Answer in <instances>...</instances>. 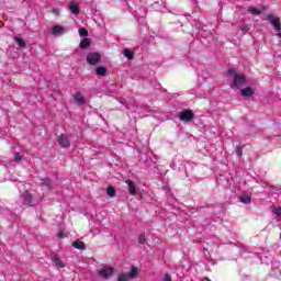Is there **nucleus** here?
I'll list each match as a JSON object with an SVG mask.
<instances>
[{"label":"nucleus","instance_id":"1","mask_svg":"<svg viewBox=\"0 0 281 281\" xmlns=\"http://www.w3.org/2000/svg\"><path fill=\"white\" fill-rule=\"evenodd\" d=\"M227 75L233 77L232 87L234 89H243V86L247 82L245 75L236 74L235 69H228Z\"/></svg>","mask_w":281,"mask_h":281},{"label":"nucleus","instance_id":"2","mask_svg":"<svg viewBox=\"0 0 281 281\" xmlns=\"http://www.w3.org/2000/svg\"><path fill=\"white\" fill-rule=\"evenodd\" d=\"M113 273H115V268L105 266L99 270L100 278H103V280H109V278H112Z\"/></svg>","mask_w":281,"mask_h":281},{"label":"nucleus","instance_id":"3","mask_svg":"<svg viewBox=\"0 0 281 281\" xmlns=\"http://www.w3.org/2000/svg\"><path fill=\"white\" fill-rule=\"evenodd\" d=\"M100 60H102V55H100V53H89L87 55L88 65H92L94 67L100 64Z\"/></svg>","mask_w":281,"mask_h":281},{"label":"nucleus","instance_id":"4","mask_svg":"<svg viewBox=\"0 0 281 281\" xmlns=\"http://www.w3.org/2000/svg\"><path fill=\"white\" fill-rule=\"evenodd\" d=\"M179 120H181V122H192V120H194V112H192V110H182L179 113Z\"/></svg>","mask_w":281,"mask_h":281},{"label":"nucleus","instance_id":"5","mask_svg":"<svg viewBox=\"0 0 281 281\" xmlns=\"http://www.w3.org/2000/svg\"><path fill=\"white\" fill-rule=\"evenodd\" d=\"M57 143L59 144V146L61 148H70L71 147V143L69 142V137L65 134H60L57 137Z\"/></svg>","mask_w":281,"mask_h":281},{"label":"nucleus","instance_id":"6","mask_svg":"<svg viewBox=\"0 0 281 281\" xmlns=\"http://www.w3.org/2000/svg\"><path fill=\"white\" fill-rule=\"evenodd\" d=\"M22 199L24 201V205H31V207L36 205V203H34V198L32 196V193H30V191H24L22 193Z\"/></svg>","mask_w":281,"mask_h":281},{"label":"nucleus","instance_id":"7","mask_svg":"<svg viewBox=\"0 0 281 281\" xmlns=\"http://www.w3.org/2000/svg\"><path fill=\"white\" fill-rule=\"evenodd\" d=\"M72 98L75 100V104H78V106H82V104H87V98H85V95H82L81 92H75L72 94Z\"/></svg>","mask_w":281,"mask_h":281},{"label":"nucleus","instance_id":"8","mask_svg":"<svg viewBox=\"0 0 281 281\" xmlns=\"http://www.w3.org/2000/svg\"><path fill=\"white\" fill-rule=\"evenodd\" d=\"M67 32V29L60 24H56L52 29L53 36H63Z\"/></svg>","mask_w":281,"mask_h":281},{"label":"nucleus","instance_id":"9","mask_svg":"<svg viewBox=\"0 0 281 281\" xmlns=\"http://www.w3.org/2000/svg\"><path fill=\"white\" fill-rule=\"evenodd\" d=\"M268 21L271 23V25L277 30L278 32H281V23L280 20L276 19L273 14L268 15Z\"/></svg>","mask_w":281,"mask_h":281},{"label":"nucleus","instance_id":"10","mask_svg":"<svg viewBox=\"0 0 281 281\" xmlns=\"http://www.w3.org/2000/svg\"><path fill=\"white\" fill-rule=\"evenodd\" d=\"M36 183H37V186H41L42 188H53V186H54V182L49 178H41V179H38V181Z\"/></svg>","mask_w":281,"mask_h":281},{"label":"nucleus","instance_id":"11","mask_svg":"<svg viewBox=\"0 0 281 281\" xmlns=\"http://www.w3.org/2000/svg\"><path fill=\"white\" fill-rule=\"evenodd\" d=\"M125 183L128 187V193L132 196H136L137 195V184H135V182H133V180H126Z\"/></svg>","mask_w":281,"mask_h":281},{"label":"nucleus","instance_id":"12","mask_svg":"<svg viewBox=\"0 0 281 281\" xmlns=\"http://www.w3.org/2000/svg\"><path fill=\"white\" fill-rule=\"evenodd\" d=\"M255 91L254 88L251 87H246L240 89V95H243L244 98H251V95H254Z\"/></svg>","mask_w":281,"mask_h":281},{"label":"nucleus","instance_id":"13","mask_svg":"<svg viewBox=\"0 0 281 281\" xmlns=\"http://www.w3.org/2000/svg\"><path fill=\"white\" fill-rule=\"evenodd\" d=\"M72 247H75V249H79L80 251H85V249H87L85 241H80V240L74 241Z\"/></svg>","mask_w":281,"mask_h":281},{"label":"nucleus","instance_id":"14","mask_svg":"<svg viewBox=\"0 0 281 281\" xmlns=\"http://www.w3.org/2000/svg\"><path fill=\"white\" fill-rule=\"evenodd\" d=\"M123 56H125L127 60H133V58H135V54L133 50H131V48L123 49Z\"/></svg>","mask_w":281,"mask_h":281},{"label":"nucleus","instance_id":"15","mask_svg":"<svg viewBox=\"0 0 281 281\" xmlns=\"http://www.w3.org/2000/svg\"><path fill=\"white\" fill-rule=\"evenodd\" d=\"M69 10L72 14H80V7L75 2H70Z\"/></svg>","mask_w":281,"mask_h":281},{"label":"nucleus","instance_id":"16","mask_svg":"<svg viewBox=\"0 0 281 281\" xmlns=\"http://www.w3.org/2000/svg\"><path fill=\"white\" fill-rule=\"evenodd\" d=\"M14 41H15L16 45H19V47H21V49H25L27 47V44L25 43L24 38L14 37Z\"/></svg>","mask_w":281,"mask_h":281},{"label":"nucleus","instance_id":"17","mask_svg":"<svg viewBox=\"0 0 281 281\" xmlns=\"http://www.w3.org/2000/svg\"><path fill=\"white\" fill-rule=\"evenodd\" d=\"M52 260L54 261L56 267H59L60 269L65 267V263H63V260L58 258V255L52 256Z\"/></svg>","mask_w":281,"mask_h":281},{"label":"nucleus","instance_id":"18","mask_svg":"<svg viewBox=\"0 0 281 281\" xmlns=\"http://www.w3.org/2000/svg\"><path fill=\"white\" fill-rule=\"evenodd\" d=\"M80 47H81V49H87V48L91 47V40H89V38H83V40L80 42Z\"/></svg>","mask_w":281,"mask_h":281},{"label":"nucleus","instance_id":"19","mask_svg":"<svg viewBox=\"0 0 281 281\" xmlns=\"http://www.w3.org/2000/svg\"><path fill=\"white\" fill-rule=\"evenodd\" d=\"M137 276H139V270H137L136 267H133L130 273L127 274L130 280H133V278H137Z\"/></svg>","mask_w":281,"mask_h":281},{"label":"nucleus","instance_id":"20","mask_svg":"<svg viewBox=\"0 0 281 281\" xmlns=\"http://www.w3.org/2000/svg\"><path fill=\"white\" fill-rule=\"evenodd\" d=\"M240 203H244V205H249L251 203V196L249 195H241L239 198Z\"/></svg>","mask_w":281,"mask_h":281},{"label":"nucleus","instance_id":"21","mask_svg":"<svg viewBox=\"0 0 281 281\" xmlns=\"http://www.w3.org/2000/svg\"><path fill=\"white\" fill-rule=\"evenodd\" d=\"M97 76H106V68L103 66H99L95 68Z\"/></svg>","mask_w":281,"mask_h":281},{"label":"nucleus","instance_id":"22","mask_svg":"<svg viewBox=\"0 0 281 281\" xmlns=\"http://www.w3.org/2000/svg\"><path fill=\"white\" fill-rule=\"evenodd\" d=\"M248 12H249L250 14H254V15H258V14H261V13H262V11H260V9L255 8V7H249V8H248Z\"/></svg>","mask_w":281,"mask_h":281},{"label":"nucleus","instance_id":"23","mask_svg":"<svg viewBox=\"0 0 281 281\" xmlns=\"http://www.w3.org/2000/svg\"><path fill=\"white\" fill-rule=\"evenodd\" d=\"M79 36L87 38V36H89V31H87V29L85 27H80L79 29Z\"/></svg>","mask_w":281,"mask_h":281},{"label":"nucleus","instance_id":"24","mask_svg":"<svg viewBox=\"0 0 281 281\" xmlns=\"http://www.w3.org/2000/svg\"><path fill=\"white\" fill-rule=\"evenodd\" d=\"M146 234H142L138 236V245H146L147 243Z\"/></svg>","mask_w":281,"mask_h":281},{"label":"nucleus","instance_id":"25","mask_svg":"<svg viewBox=\"0 0 281 281\" xmlns=\"http://www.w3.org/2000/svg\"><path fill=\"white\" fill-rule=\"evenodd\" d=\"M106 194H108V196H111V198L115 196V188L108 187Z\"/></svg>","mask_w":281,"mask_h":281},{"label":"nucleus","instance_id":"26","mask_svg":"<svg viewBox=\"0 0 281 281\" xmlns=\"http://www.w3.org/2000/svg\"><path fill=\"white\" fill-rule=\"evenodd\" d=\"M235 153H236L237 157L240 159V157H243V146L237 145Z\"/></svg>","mask_w":281,"mask_h":281},{"label":"nucleus","instance_id":"27","mask_svg":"<svg viewBox=\"0 0 281 281\" xmlns=\"http://www.w3.org/2000/svg\"><path fill=\"white\" fill-rule=\"evenodd\" d=\"M128 280H131V279H130L128 274H126V273H121L117 279V281H128Z\"/></svg>","mask_w":281,"mask_h":281},{"label":"nucleus","instance_id":"28","mask_svg":"<svg viewBox=\"0 0 281 281\" xmlns=\"http://www.w3.org/2000/svg\"><path fill=\"white\" fill-rule=\"evenodd\" d=\"M273 214H276L278 221H281V207L273 209Z\"/></svg>","mask_w":281,"mask_h":281},{"label":"nucleus","instance_id":"29","mask_svg":"<svg viewBox=\"0 0 281 281\" xmlns=\"http://www.w3.org/2000/svg\"><path fill=\"white\" fill-rule=\"evenodd\" d=\"M22 157H21V154L20 153H15L14 154V161L16 162V164H21V161H22Z\"/></svg>","mask_w":281,"mask_h":281},{"label":"nucleus","instance_id":"30","mask_svg":"<svg viewBox=\"0 0 281 281\" xmlns=\"http://www.w3.org/2000/svg\"><path fill=\"white\" fill-rule=\"evenodd\" d=\"M126 106V109L127 110H130L131 111V109H132V111H137V105H135V104H127V105H125Z\"/></svg>","mask_w":281,"mask_h":281},{"label":"nucleus","instance_id":"31","mask_svg":"<svg viewBox=\"0 0 281 281\" xmlns=\"http://www.w3.org/2000/svg\"><path fill=\"white\" fill-rule=\"evenodd\" d=\"M52 12H53V14H56L57 16L60 14V10L58 8H53Z\"/></svg>","mask_w":281,"mask_h":281},{"label":"nucleus","instance_id":"32","mask_svg":"<svg viewBox=\"0 0 281 281\" xmlns=\"http://www.w3.org/2000/svg\"><path fill=\"white\" fill-rule=\"evenodd\" d=\"M162 281H172V277H170V274H165V278Z\"/></svg>","mask_w":281,"mask_h":281},{"label":"nucleus","instance_id":"33","mask_svg":"<svg viewBox=\"0 0 281 281\" xmlns=\"http://www.w3.org/2000/svg\"><path fill=\"white\" fill-rule=\"evenodd\" d=\"M3 214H7V216H12V211L10 210H4Z\"/></svg>","mask_w":281,"mask_h":281},{"label":"nucleus","instance_id":"34","mask_svg":"<svg viewBox=\"0 0 281 281\" xmlns=\"http://www.w3.org/2000/svg\"><path fill=\"white\" fill-rule=\"evenodd\" d=\"M241 32H249V26L247 25L241 26Z\"/></svg>","mask_w":281,"mask_h":281},{"label":"nucleus","instance_id":"35","mask_svg":"<svg viewBox=\"0 0 281 281\" xmlns=\"http://www.w3.org/2000/svg\"><path fill=\"white\" fill-rule=\"evenodd\" d=\"M170 168H172L173 170L177 168V162H175V160L170 164Z\"/></svg>","mask_w":281,"mask_h":281},{"label":"nucleus","instance_id":"36","mask_svg":"<svg viewBox=\"0 0 281 281\" xmlns=\"http://www.w3.org/2000/svg\"><path fill=\"white\" fill-rule=\"evenodd\" d=\"M57 236H58L59 238H65V234H64L63 232H59V233L57 234Z\"/></svg>","mask_w":281,"mask_h":281},{"label":"nucleus","instance_id":"37","mask_svg":"<svg viewBox=\"0 0 281 281\" xmlns=\"http://www.w3.org/2000/svg\"><path fill=\"white\" fill-rule=\"evenodd\" d=\"M278 37L281 38V32H280V31H279V33H278Z\"/></svg>","mask_w":281,"mask_h":281}]
</instances>
